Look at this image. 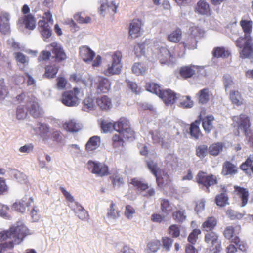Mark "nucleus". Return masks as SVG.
I'll use <instances>...</instances> for the list:
<instances>
[{
    "mask_svg": "<svg viewBox=\"0 0 253 253\" xmlns=\"http://www.w3.org/2000/svg\"><path fill=\"white\" fill-rule=\"evenodd\" d=\"M111 84L108 79L100 76L98 77V81L96 83V88L102 93H107L110 89Z\"/></svg>",
    "mask_w": 253,
    "mask_h": 253,
    "instance_id": "b1692460",
    "label": "nucleus"
},
{
    "mask_svg": "<svg viewBox=\"0 0 253 253\" xmlns=\"http://www.w3.org/2000/svg\"><path fill=\"white\" fill-rule=\"evenodd\" d=\"M158 96L167 105L173 104L177 98V94L169 89L162 90Z\"/></svg>",
    "mask_w": 253,
    "mask_h": 253,
    "instance_id": "ddd939ff",
    "label": "nucleus"
},
{
    "mask_svg": "<svg viewBox=\"0 0 253 253\" xmlns=\"http://www.w3.org/2000/svg\"><path fill=\"white\" fill-rule=\"evenodd\" d=\"M232 120L237 126V129L243 131L245 135H248L250 130L251 122L250 118L245 114H241L234 116L232 118Z\"/></svg>",
    "mask_w": 253,
    "mask_h": 253,
    "instance_id": "1a4fd4ad",
    "label": "nucleus"
},
{
    "mask_svg": "<svg viewBox=\"0 0 253 253\" xmlns=\"http://www.w3.org/2000/svg\"><path fill=\"white\" fill-rule=\"evenodd\" d=\"M96 103L100 109L103 111H108L113 106L111 99L107 95H102L97 98Z\"/></svg>",
    "mask_w": 253,
    "mask_h": 253,
    "instance_id": "5701e85b",
    "label": "nucleus"
},
{
    "mask_svg": "<svg viewBox=\"0 0 253 253\" xmlns=\"http://www.w3.org/2000/svg\"><path fill=\"white\" fill-rule=\"evenodd\" d=\"M172 217L176 222L181 223L183 222L186 218L185 210L183 209L176 210L172 212Z\"/></svg>",
    "mask_w": 253,
    "mask_h": 253,
    "instance_id": "a18cd8bd",
    "label": "nucleus"
},
{
    "mask_svg": "<svg viewBox=\"0 0 253 253\" xmlns=\"http://www.w3.org/2000/svg\"><path fill=\"white\" fill-rule=\"evenodd\" d=\"M160 208L162 212L169 214L172 212L173 208L170 202L166 199L160 200Z\"/></svg>",
    "mask_w": 253,
    "mask_h": 253,
    "instance_id": "c03bdc74",
    "label": "nucleus"
},
{
    "mask_svg": "<svg viewBox=\"0 0 253 253\" xmlns=\"http://www.w3.org/2000/svg\"><path fill=\"white\" fill-rule=\"evenodd\" d=\"M100 127L101 131L104 133L116 131L115 122H109L108 120H103L101 121Z\"/></svg>",
    "mask_w": 253,
    "mask_h": 253,
    "instance_id": "ea45409f",
    "label": "nucleus"
},
{
    "mask_svg": "<svg viewBox=\"0 0 253 253\" xmlns=\"http://www.w3.org/2000/svg\"><path fill=\"white\" fill-rule=\"evenodd\" d=\"M27 105V110L33 117L39 118L41 116L42 110L37 101H30Z\"/></svg>",
    "mask_w": 253,
    "mask_h": 253,
    "instance_id": "bb28decb",
    "label": "nucleus"
},
{
    "mask_svg": "<svg viewBox=\"0 0 253 253\" xmlns=\"http://www.w3.org/2000/svg\"><path fill=\"white\" fill-rule=\"evenodd\" d=\"M236 46L242 48L240 52V57L246 59V57L249 54V51L253 47V43L251 36L244 35L243 37H240L235 42Z\"/></svg>",
    "mask_w": 253,
    "mask_h": 253,
    "instance_id": "20e7f679",
    "label": "nucleus"
},
{
    "mask_svg": "<svg viewBox=\"0 0 253 253\" xmlns=\"http://www.w3.org/2000/svg\"><path fill=\"white\" fill-rule=\"evenodd\" d=\"M95 105L93 98L87 97L83 101V110L84 111H89L94 110Z\"/></svg>",
    "mask_w": 253,
    "mask_h": 253,
    "instance_id": "8fccbe9b",
    "label": "nucleus"
},
{
    "mask_svg": "<svg viewBox=\"0 0 253 253\" xmlns=\"http://www.w3.org/2000/svg\"><path fill=\"white\" fill-rule=\"evenodd\" d=\"M46 48L49 50H43L40 53L38 58L39 62L46 61L51 59L56 63H61L67 58L64 49L56 42H52L46 45Z\"/></svg>",
    "mask_w": 253,
    "mask_h": 253,
    "instance_id": "f03ea898",
    "label": "nucleus"
},
{
    "mask_svg": "<svg viewBox=\"0 0 253 253\" xmlns=\"http://www.w3.org/2000/svg\"><path fill=\"white\" fill-rule=\"evenodd\" d=\"M29 234L28 228L22 222H17L12 225L9 229L0 232V241H4L9 239V242H12L13 247L15 245L20 244L24 238Z\"/></svg>",
    "mask_w": 253,
    "mask_h": 253,
    "instance_id": "f257e3e1",
    "label": "nucleus"
},
{
    "mask_svg": "<svg viewBox=\"0 0 253 253\" xmlns=\"http://www.w3.org/2000/svg\"><path fill=\"white\" fill-rule=\"evenodd\" d=\"M63 127L66 131L70 132H76L81 129L80 124L77 123L74 120L66 122L63 124Z\"/></svg>",
    "mask_w": 253,
    "mask_h": 253,
    "instance_id": "2f4dec72",
    "label": "nucleus"
},
{
    "mask_svg": "<svg viewBox=\"0 0 253 253\" xmlns=\"http://www.w3.org/2000/svg\"><path fill=\"white\" fill-rule=\"evenodd\" d=\"M238 172V168L231 162L226 161L223 164L221 174L223 176L234 175Z\"/></svg>",
    "mask_w": 253,
    "mask_h": 253,
    "instance_id": "412c9836",
    "label": "nucleus"
},
{
    "mask_svg": "<svg viewBox=\"0 0 253 253\" xmlns=\"http://www.w3.org/2000/svg\"><path fill=\"white\" fill-rule=\"evenodd\" d=\"M45 73L43 77L47 79H53L58 73L59 67L56 64H49L45 66Z\"/></svg>",
    "mask_w": 253,
    "mask_h": 253,
    "instance_id": "c756f323",
    "label": "nucleus"
},
{
    "mask_svg": "<svg viewBox=\"0 0 253 253\" xmlns=\"http://www.w3.org/2000/svg\"><path fill=\"white\" fill-rule=\"evenodd\" d=\"M120 211L117 209L115 204L111 201L109 209L107 212V216L111 218L116 219L120 216Z\"/></svg>",
    "mask_w": 253,
    "mask_h": 253,
    "instance_id": "603ef678",
    "label": "nucleus"
},
{
    "mask_svg": "<svg viewBox=\"0 0 253 253\" xmlns=\"http://www.w3.org/2000/svg\"><path fill=\"white\" fill-rule=\"evenodd\" d=\"M124 139H128L123 134L116 133L112 137V145L114 148H119L124 147L125 143Z\"/></svg>",
    "mask_w": 253,
    "mask_h": 253,
    "instance_id": "473e14b6",
    "label": "nucleus"
},
{
    "mask_svg": "<svg viewBox=\"0 0 253 253\" xmlns=\"http://www.w3.org/2000/svg\"><path fill=\"white\" fill-rule=\"evenodd\" d=\"M208 153L209 148L207 145H200L196 148V155L200 159L205 158Z\"/></svg>",
    "mask_w": 253,
    "mask_h": 253,
    "instance_id": "3c124183",
    "label": "nucleus"
},
{
    "mask_svg": "<svg viewBox=\"0 0 253 253\" xmlns=\"http://www.w3.org/2000/svg\"><path fill=\"white\" fill-rule=\"evenodd\" d=\"M234 189L237 195L241 200V207H245L249 201L250 194L248 190L239 186H235Z\"/></svg>",
    "mask_w": 253,
    "mask_h": 253,
    "instance_id": "a211bd4d",
    "label": "nucleus"
},
{
    "mask_svg": "<svg viewBox=\"0 0 253 253\" xmlns=\"http://www.w3.org/2000/svg\"><path fill=\"white\" fill-rule=\"evenodd\" d=\"M240 169L246 174H253V156L250 155L240 166Z\"/></svg>",
    "mask_w": 253,
    "mask_h": 253,
    "instance_id": "c85d7f7f",
    "label": "nucleus"
},
{
    "mask_svg": "<svg viewBox=\"0 0 253 253\" xmlns=\"http://www.w3.org/2000/svg\"><path fill=\"white\" fill-rule=\"evenodd\" d=\"M157 57L161 64L173 65L176 60L174 54L166 47L159 48Z\"/></svg>",
    "mask_w": 253,
    "mask_h": 253,
    "instance_id": "9b49d317",
    "label": "nucleus"
},
{
    "mask_svg": "<svg viewBox=\"0 0 253 253\" xmlns=\"http://www.w3.org/2000/svg\"><path fill=\"white\" fill-rule=\"evenodd\" d=\"M214 118L212 115L205 117L202 120V126L205 131L209 133L213 128V122Z\"/></svg>",
    "mask_w": 253,
    "mask_h": 253,
    "instance_id": "f704fd0d",
    "label": "nucleus"
},
{
    "mask_svg": "<svg viewBox=\"0 0 253 253\" xmlns=\"http://www.w3.org/2000/svg\"><path fill=\"white\" fill-rule=\"evenodd\" d=\"M231 242L235 244L241 251H245L247 249V244L244 241H242L238 236H234L231 238Z\"/></svg>",
    "mask_w": 253,
    "mask_h": 253,
    "instance_id": "4d7b16f0",
    "label": "nucleus"
},
{
    "mask_svg": "<svg viewBox=\"0 0 253 253\" xmlns=\"http://www.w3.org/2000/svg\"><path fill=\"white\" fill-rule=\"evenodd\" d=\"M201 234V231L199 229H194L189 234L187 240L188 242L192 245H194L197 242L198 236Z\"/></svg>",
    "mask_w": 253,
    "mask_h": 253,
    "instance_id": "e2e57ef3",
    "label": "nucleus"
},
{
    "mask_svg": "<svg viewBox=\"0 0 253 253\" xmlns=\"http://www.w3.org/2000/svg\"><path fill=\"white\" fill-rule=\"evenodd\" d=\"M9 16L6 13H2L0 15V31L3 34H8L10 32L9 23Z\"/></svg>",
    "mask_w": 253,
    "mask_h": 253,
    "instance_id": "393cba45",
    "label": "nucleus"
},
{
    "mask_svg": "<svg viewBox=\"0 0 253 253\" xmlns=\"http://www.w3.org/2000/svg\"><path fill=\"white\" fill-rule=\"evenodd\" d=\"M180 105L183 108H190L193 106V101L189 96H182L180 99Z\"/></svg>",
    "mask_w": 253,
    "mask_h": 253,
    "instance_id": "338daca9",
    "label": "nucleus"
},
{
    "mask_svg": "<svg viewBox=\"0 0 253 253\" xmlns=\"http://www.w3.org/2000/svg\"><path fill=\"white\" fill-rule=\"evenodd\" d=\"M195 12L200 15L210 16L211 10L209 4L205 0H200L198 1L195 7Z\"/></svg>",
    "mask_w": 253,
    "mask_h": 253,
    "instance_id": "f3484780",
    "label": "nucleus"
},
{
    "mask_svg": "<svg viewBox=\"0 0 253 253\" xmlns=\"http://www.w3.org/2000/svg\"><path fill=\"white\" fill-rule=\"evenodd\" d=\"M76 208L74 209L75 213L78 217L82 220L87 219L88 214L87 211L78 203H76Z\"/></svg>",
    "mask_w": 253,
    "mask_h": 253,
    "instance_id": "37998d69",
    "label": "nucleus"
},
{
    "mask_svg": "<svg viewBox=\"0 0 253 253\" xmlns=\"http://www.w3.org/2000/svg\"><path fill=\"white\" fill-rule=\"evenodd\" d=\"M223 146L222 142L213 143L208 147L209 154L213 156H217L222 151Z\"/></svg>",
    "mask_w": 253,
    "mask_h": 253,
    "instance_id": "e433bc0d",
    "label": "nucleus"
},
{
    "mask_svg": "<svg viewBox=\"0 0 253 253\" xmlns=\"http://www.w3.org/2000/svg\"><path fill=\"white\" fill-rule=\"evenodd\" d=\"M80 90L77 87H74L72 90L64 91L61 98V102L65 105L69 107L77 106L80 103L78 95Z\"/></svg>",
    "mask_w": 253,
    "mask_h": 253,
    "instance_id": "39448f33",
    "label": "nucleus"
},
{
    "mask_svg": "<svg viewBox=\"0 0 253 253\" xmlns=\"http://www.w3.org/2000/svg\"><path fill=\"white\" fill-rule=\"evenodd\" d=\"M184 49H194L197 47V41L192 36H188L182 42Z\"/></svg>",
    "mask_w": 253,
    "mask_h": 253,
    "instance_id": "4c0bfd02",
    "label": "nucleus"
},
{
    "mask_svg": "<svg viewBox=\"0 0 253 253\" xmlns=\"http://www.w3.org/2000/svg\"><path fill=\"white\" fill-rule=\"evenodd\" d=\"M156 178V182L157 185L160 187H164L169 185L171 182L169 176L167 174H165L163 176H158Z\"/></svg>",
    "mask_w": 253,
    "mask_h": 253,
    "instance_id": "49530a36",
    "label": "nucleus"
},
{
    "mask_svg": "<svg viewBox=\"0 0 253 253\" xmlns=\"http://www.w3.org/2000/svg\"><path fill=\"white\" fill-rule=\"evenodd\" d=\"M218 220L214 216L208 217L202 224L203 231L207 233L213 232V230L217 226Z\"/></svg>",
    "mask_w": 253,
    "mask_h": 253,
    "instance_id": "aec40b11",
    "label": "nucleus"
},
{
    "mask_svg": "<svg viewBox=\"0 0 253 253\" xmlns=\"http://www.w3.org/2000/svg\"><path fill=\"white\" fill-rule=\"evenodd\" d=\"M198 69V67L196 66H185L180 68L179 74L182 77L187 79L193 76L195 74L196 70Z\"/></svg>",
    "mask_w": 253,
    "mask_h": 253,
    "instance_id": "cd10ccee",
    "label": "nucleus"
},
{
    "mask_svg": "<svg viewBox=\"0 0 253 253\" xmlns=\"http://www.w3.org/2000/svg\"><path fill=\"white\" fill-rule=\"evenodd\" d=\"M100 142V137L94 136L90 137L85 145L86 151L89 152L95 150L99 146Z\"/></svg>",
    "mask_w": 253,
    "mask_h": 253,
    "instance_id": "7c9ffc66",
    "label": "nucleus"
},
{
    "mask_svg": "<svg viewBox=\"0 0 253 253\" xmlns=\"http://www.w3.org/2000/svg\"><path fill=\"white\" fill-rule=\"evenodd\" d=\"M212 53L213 57L217 58L228 57L230 55L229 51L226 50L225 48L223 47H217L214 48Z\"/></svg>",
    "mask_w": 253,
    "mask_h": 253,
    "instance_id": "a19ab883",
    "label": "nucleus"
},
{
    "mask_svg": "<svg viewBox=\"0 0 253 253\" xmlns=\"http://www.w3.org/2000/svg\"><path fill=\"white\" fill-rule=\"evenodd\" d=\"M117 6L114 4H109L108 2H105L101 4L100 8L101 14H103V12H110L111 11L114 13H116Z\"/></svg>",
    "mask_w": 253,
    "mask_h": 253,
    "instance_id": "5fc2aeb1",
    "label": "nucleus"
},
{
    "mask_svg": "<svg viewBox=\"0 0 253 253\" xmlns=\"http://www.w3.org/2000/svg\"><path fill=\"white\" fill-rule=\"evenodd\" d=\"M141 22L139 19H134L130 24L129 34L132 38H136L140 35Z\"/></svg>",
    "mask_w": 253,
    "mask_h": 253,
    "instance_id": "a878e982",
    "label": "nucleus"
},
{
    "mask_svg": "<svg viewBox=\"0 0 253 253\" xmlns=\"http://www.w3.org/2000/svg\"><path fill=\"white\" fill-rule=\"evenodd\" d=\"M212 97V93L207 87L200 90L195 96L198 103L201 105L207 104Z\"/></svg>",
    "mask_w": 253,
    "mask_h": 253,
    "instance_id": "2eb2a0df",
    "label": "nucleus"
},
{
    "mask_svg": "<svg viewBox=\"0 0 253 253\" xmlns=\"http://www.w3.org/2000/svg\"><path fill=\"white\" fill-rule=\"evenodd\" d=\"M40 135L42 138L43 140L45 141L49 139L50 136L48 135L49 128L43 124H41L39 127Z\"/></svg>",
    "mask_w": 253,
    "mask_h": 253,
    "instance_id": "864d4df0",
    "label": "nucleus"
},
{
    "mask_svg": "<svg viewBox=\"0 0 253 253\" xmlns=\"http://www.w3.org/2000/svg\"><path fill=\"white\" fill-rule=\"evenodd\" d=\"M74 19L80 24H86L91 22V19L90 16H86L85 13L80 12L75 15Z\"/></svg>",
    "mask_w": 253,
    "mask_h": 253,
    "instance_id": "13d9d810",
    "label": "nucleus"
},
{
    "mask_svg": "<svg viewBox=\"0 0 253 253\" xmlns=\"http://www.w3.org/2000/svg\"><path fill=\"white\" fill-rule=\"evenodd\" d=\"M33 202V199L32 197L25 196L13 203L12 208L18 212L23 213Z\"/></svg>",
    "mask_w": 253,
    "mask_h": 253,
    "instance_id": "f8f14e48",
    "label": "nucleus"
},
{
    "mask_svg": "<svg viewBox=\"0 0 253 253\" xmlns=\"http://www.w3.org/2000/svg\"><path fill=\"white\" fill-rule=\"evenodd\" d=\"M122 54L121 52L116 51L112 55V62L108 65L103 73L106 76H111L114 75H118L120 73L122 65L121 60Z\"/></svg>",
    "mask_w": 253,
    "mask_h": 253,
    "instance_id": "7ed1b4c3",
    "label": "nucleus"
},
{
    "mask_svg": "<svg viewBox=\"0 0 253 253\" xmlns=\"http://www.w3.org/2000/svg\"><path fill=\"white\" fill-rule=\"evenodd\" d=\"M109 178L114 187H120L124 183L123 177L117 174H114Z\"/></svg>",
    "mask_w": 253,
    "mask_h": 253,
    "instance_id": "774afa93",
    "label": "nucleus"
},
{
    "mask_svg": "<svg viewBox=\"0 0 253 253\" xmlns=\"http://www.w3.org/2000/svg\"><path fill=\"white\" fill-rule=\"evenodd\" d=\"M196 182L207 189H209L211 186L216 184L218 183L217 177L212 174L209 175L205 172L199 171L196 177Z\"/></svg>",
    "mask_w": 253,
    "mask_h": 253,
    "instance_id": "9d476101",
    "label": "nucleus"
},
{
    "mask_svg": "<svg viewBox=\"0 0 253 253\" xmlns=\"http://www.w3.org/2000/svg\"><path fill=\"white\" fill-rule=\"evenodd\" d=\"M149 134L151 135L154 144L161 143V146H164V140L161 137L160 132L159 130L150 131Z\"/></svg>",
    "mask_w": 253,
    "mask_h": 253,
    "instance_id": "680f3d73",
    "label": "nucleus"
},
{
    "mask_svg": "<svg viewBox=\"0 0 253 253\" xmlns=\"http://www.w3.org/2000/svg\"><path fill=\"white\" fill-rule=\"evenodd\" d=\"M116 131L120 134L125 135L127 138L134 136V131L130 127L129 121L125 117L120 118L115 122Z\"/></svg>",
    "mask_w": 253,
    "mask_h": 253,
    "instance_id": "423d86ee",
    "label": "nucleus"
},
{
    "mask_svg": "<svg viewBox=\"0 0 253 253\" xmlns=\"http://www.w3.org/2000/svg\"><path fill=\"white\" fill-rule=\"evenodd\" d=\"M22 23L25 28L29 30H33L36 27L35 18L31 14L24 16L22 19Z\"/></svg>",
    "mask_w": 253,
    "mask_h": 253,
    "instance_id": "58836bf2",
    "label": "nucleus"
},
{
    "mask_svg": "<svg viewBox=\"0 0 253 253\" xmlns=\"http://www.w3.org/2000/svg\"><path fill=\"white\" fill-rule=\"evenodd\" d=\"M229 98L232 103L238 106L243 104V99L241 94L237 90H231L229 93Z\"/></svg>",
    "mask_w": 253,
    "mask_h": 253,
    "instance_id": "c9c22d12",
    "label": "nucleus"
},
{
    "mask_svg": "<svg viewBox=\"0 0 253 253\" xmlns=\"http://www.w3.org/2000/svg\"><path fill=\"white\" fill-rule=\"evenodd\" d=\"M161 246V243L159 240L153 239L149 241L147 244L145 251L146 253H156Z\"/></svg>",
    "mask_w": 253,
    "mask_h": 253,
    "instance_id": "72a5a7b5",
    "label": "nucleus"
},
{
    "mask_svg": "<svg viewBox=\"0 0 253 253\" xmlns=\"http://www.w3.org/2000/svg\"><path fill=\"white\" fill-rule=\"evenodd\" d=\"M199 117V119L195 120L190 124L189 128V134L191 137L196 140L199 139L203 135L199 128L201 116L200 115Z\"/></svg>",
    "mask_w": 253,
    "mask_h": 253,
    "instance_id": "4be33fe9",
    "label": "nucleus"
},
{
    "mask_svg": "<svg viewBox=\"0 0 253 253\" xmlns=\"http://www.w3.org/2000/svg\"><path fill=\"white\" fill-rule=\"evenodd\" d=\"M226 214L230 220H239L243 218V214L236 212L232 209H228L226 211Z\"/></svg>",
    "mask_w": 253,
    "mask_h": 253,
    "instance_id": "0e129e2a",
    "label": "nucleus"
},
{
    "mask_svg": "<svg viewBox=\"0 0 253 253\" xmlns=\"http://www.w3.org/2000/svg\"><path fill=\"white\" fill-rule=\"evenodd\" d=\"M181 36V30L179 28H177L168 35V40L171 42L177 43L180 41Z\"/></svg>",
    "mask_w": 253,
    "mask_h": 253,
    "instance_id": "09e8293b",
    "label": "nucleus"
},
{
    "mask_svg": "<svg viewBox=\"0 0 253 253\" xmlns=\"http://www.w3.org/2000/svg\"><path fill=\"white\" fill-rule=\"evenodd\" d=\"M204 241L210 245V249L213 253H219L222 250L221 241L219 239V236L215 232L207 233L204 236Z\"/></svg>",
    "mask_w": 253,
    "mask_h": 253,
    "instance_id": "6e6552de",
    "label": "nucleus"
},
{
    "mask_svg": "<svg viewBox=\"0 0 253 253\" xmlns=\"http://www.w3.org/2000/svg\"><path fill=\"white\" fill-rule=\"evenodd\" d=\"M132 70L136 75H140L146 72V67L142 63H135L132 66Z\"/></svg>",
    "mask_w": 253,
    "mask_h": 253,
    "instance_id": "052dcab7",
    "label": "nucleus"
},
{
    "mask_svg": "<svg viewBox=\"0 0 253 253\" xmlns=\"http://www.w3.org/2000/svg\"><path fill=\"white\" fill-rule=\"evenodd\" d=\"M240 25L242 28L244 35L250 36L252 31L253 22L251 20H241Z\"/></svg>",
    "mask_w": 253,
    "mask_h": 253,
    "instance_id": "de8ad7c7",
    "label": "nucleus"
},
{
    "mask_svg": "<svg viewBox=\"0 0 253 253\" xmlns=\"http://www.w3.org/2000/svg\"><path fill=\"white\" fill-rule=\"evenodd\" d=\"M130 184L135 187L137 190L140 191H144L149 188L147 183L144 182L137 178H132Z\"/></svg>",
    "mask_w": 253,
    "mask_h": 253,
    "instance_id": "79ce46f5",
    "label": "nucleus"
},
{
    "mask_svg": "<svg viewBox=\"0 0 253 253\" xmlns=\"http://www.w3.org/2000/svg\"><path fill=\"white\" fill-rule=\"evenodd\" d=\"M38 29L45 41L52 35V30L49 24L44 20L39 21Z\"/></svg>",
    "mask_w": 253,
    "mask_h": 253,
    "instance_id": "6ab92c4d",
    "label": "nucleus"
},
{
    "mask_svg": "<svg viewBox=\"0 0 253 253\" xmlns=\"http://www.w3.org/2000/svg\"><path fill=\"white\" fill-rule=\"evenodd\" d=\"M145 87L147 91L156 94L158 96H159L162 90L160 88V86L154 83H147Z\"/></svg>",
    "mask_w": 253,
    "mask_h": 253,
    "instance_id": "6e6d98bb",
    "label": "nucleus"
},
{
    "mask_svg": "<svg viewBox=\"0 0 253 253\" xmlns=\"http://www.w3.org/2000/svg\"><path fill=\"white\" fill-rule=\"evenodd\" d=\"M190 34L189 36H192L195 39L197 37H201L203 36L204 31L198 26H191L189 29Z\"/></svg>",
    "mask_w": 253,
    "mask_h": 253,
    "instance_id": "bf43d9fd",
    "label": "nucleus"
},
{
    "mask_svg": "<svg viewBox=\"0 0 253 253\" xmlns=\"http://www.w3.org/2000/svg\"><path fill=\"white\" fill-rule=\"evenodd\" d=\"M168 233L174 238H178L180 236V229L176 224H172L168 228Z\"/></svg>",
    "mask_w": 253,
    "mask_h": 253,
    "instance_id": "69168bd1",
    "label": "nucleus"
},
{
    "mask_svg": "<svg viewBox=\"0 0 253 253\" xmlns=\"http://www.w3.org/2000/svg\"><path fill=\"white\" fill-rule=\"evenodd\" d=\"M95 56V52L87 46H84L80 48L79 56L87 63L92 61Z\"/></svg>",
    "mask_w": 253,
    "mask_h": 253,
    "instance_id": "dca6fc26",
    "label": "nucleus"
},
{
    "mask_svg": "<svg viewBox=\"0 0 253 253\" xmlns=\"http://www.w3.org/2000/svg\"><path fill=\"white\" fill-rule=\"evenodd\" d=\"M87 165L89 170L97 176L103 177L109 174V168L104 163L89 160Z\"/></svg>",
    "mask_w": 253,
    "mask_h": 253,
    "instance_id": "0eeeda50",
    "label": "nucleus"
},
{
    "mask_svg": "<svg viewBox=\"0 0 253 253\" xmlns=\"http://www.w3.org/2000/svg\"><path fill=\"white\" fill-rule=\"evenodd\" d=\"M220 187L221 192L216 195L214 202L217 206L224 207L229 204L228 190L224 185H221Z\"/></svg>",
    "mask_w": 253,
    "mask_h": 253,
    "instance_id": "4468645a",
    "label": "nucleus"
}]
</instances>
